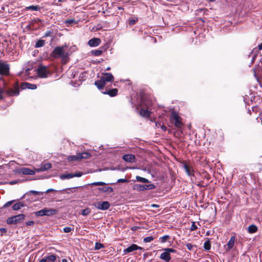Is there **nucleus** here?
Here are the masks:
<instances>
[{"instance_id": "f257e3e1", "label": "nucleus", "mask_w": 262, "mask_h": 262, "mask_svg": "<svg viewBox=\"0 0 262 262\" xmlns=\"http://www.w3.org/2000/svg\"><path fill=\"white\" fill-rule=\"evenodd\" d=\"M64 46L56 47L51 53V56L54 58L61 57L62 59H65L68 56V53L64 52Z\"/></svg>"}, {"instance_id": "f03ea898", "label": "nucleus", "mask_w": 262, "mask_h": 262, "mask_svg": "<svg viewBox=\"0 0 262 262\" xmlns=\"http://www.w3.org/2000/svg\"><path fill=\"white\" fill-rule=\"evenodd\" d=\"M58 211L56 209L44 208L39 211L35 212L37 216H52L56 214Z\"/></svg>"}, {"instance_id": "7ed1b4c3", "label": "nucleus", "mask_w": 262, "mask_h": 262, "mask_svg": "<svg viewBox=\"0 0 262 262\" xmlns=\"http://www.w3.org/2000/svg\"><path fill=\"white\" fill-rule=\"evenodd\" d=\"M5 93L9 97L18 96L19 94L18 82H14L12 87L5 91Z\"/></svg>"}, {"instance_id": "20e7f679", "label": "nucleus", "mask_w": 262, "mask_h": 262, "mask_svg": "<svg viewBox=\"0 0 262 262\" xmlns=\"http://www.w3.org/2000/svg\"><path fill=\"white\" fill-rule=\"evenodd\" d=\"M170 121L178 128H181L183 126L182 118L176 112H172L171 113Z\"/></svg>"}, {"instance_id": "39448f33", "label": "nucleus", "mask_w": 262, "mask_h": 262, "mask_svg": "<svg viewBox=\"0 0 262 262\" xmlns=\"http://www.w3.org/2000/svg\"><path fill=\"white\" fill-rule=\"evenodd\" d=\"M163 250L164 251L161 254L160 258L164 260L165 262H169L171 258L170 253L177 252V251L175 249L170 248L164 249Z\"/></svg>"}, {"instance_id": "423d86ee", "label": "nucleus", "mask_w": 262, "mask_h": 262, "mask_svg": "<svg viewBox=\"0 0 262 262\" xmlns=\"http://www.w3.org/2000/svg\"><path fill=\"white\" fill-rule=\"evenodd\" d=\"M10 64L7 61L0 59V75L8 76L10 74Z\"/></svg>"}, {"instance_id": "0eeeda50", "label": "nucleus", "mask_w": 262, "mask_h": 262, "mask_svg": "<svg viewBox=\"0 0 262 262\" xmlns=\"http://www.w3.org/2000/svg\"><path fill=\"white\" fill-rule=\"evenodd\" d=\"M37 74L39 77L41 78H45L48 77L49 75L51 74L50 71L47 69V67L40 65L36 70Z\"/></svg>"}, {"instance_id": "6e6552de", "label": "nucleus", "mask_w": 262, "mask_h": 262, "mask_svg": "<svg viewBox=\"0 0 262 262\" xmlns=\"http://www.w3.org/2000/svg\"><path fill=\"white\" fill-rule=\"evenodd\" d=\"M25 215L24 214H19L11 217H9L7 220V223L9 225L17 224L25 219Z\"/></svg>"}, {"instance_id": "1a4fd4ad", "label": "nucleus", "mask_w": 262, "mask_h": 262, "mask_svg": "<svg viewBox=\"0 0 262 262\" xmlns=\"http://www.w3.org/2000/svg\"><path fill=\"white\" fill-rule=\"evenodd\" d=\"M156 186L153 184H136L133 186L134 190L138 191H143L146 190H151L156 188Z\"/></svg>"}, {"instance_id": "9d476101", "label": "nucleus", "mask_w": 262, "mask_h": 262, "mask_svg": "<svg viewBox=\"0 0 262 262\" xmlns=\"http://www.w3.org/2000/svg\"><path fill=\"white\" fill-rule=\"evenodd\" d=\"M94 205L98 209L102 210H107L110 206V204L107 201L98 202Z\"/></svg>"}, {"instance_id": "9b49d317", "label": "nucleus", "mask_w": 262, "mask_h": 262, "mask_svg": "<svg viewBox=\"0 0 262 262\" xmlns=\"http://www.w3.org/2000/svg\"><path fill=\"white\" fill-rule=\"evenodd\" d=\"M103 76L101 77L102 81L106 84L107 82L114 81V77L113 75L110 73H103Z\"/></svg>"}, {"instance_id": "f8f14e48", "label": "nucleus", "mask_w": 262, "mask_h": 262, "mask_svg": "<svg viewBox=\"0 0 262 262\" xmlns=\"http://www.w3.org/2000/svg\"><path fill=\"white\" fill-rule=\"evenodd\" d=\"M19 173H22L26 175H34L35 174V170H32L27 167H21L18 169Z\"/></svg>"}, {"instance_id": "ddd939ff", "label": "nucleus", "mask_w": 262, "mask_h": 262, "mask_svg": "<svg viewBox=\"0 0 262 262\" xmlns=\"http://www.w3.org/2000/svg\"><path fill=\"white\" fill-rule=\"evenodd\" d=\"M101 43V39L99 38H93L91 39L89 42L88 45L90 47H97Z\"/></svg>"}, {"instance_id": "4468645a", "label": "nucleus", "mask_w": 262, "mask_h": 262, "mask_svg": "<svg viewBox=\"0 0 262 262\" xmlns=\"http://www.w3.org/2000/svg\"><path fill=\"white\" fill-rule=\"evenodd\" d=\"M235 239V237L234 236H232L231 237L227 244L226 245H225V248H226V251H228L233 248L234 245Z\"/></svg>"}, {"instance_id": "2eb2a0df", "label": "nucleus", "mask_w": 262, "mask_h": 262, "mask_svg": "<svg viewBox=\"0 0 262 262\" xmlns=\"http://www.w3.org/2000/svg\"><path fill=\"white\" fill-rule=\"evenodd\" d=\"M52 167V164L50 163L42 164L41 167L36 168L35 171L37 172L44 171L50 169Z\"/></svg>"}, {"instance_id": "dca6fc26", "label": "nucleus", "mask_w": 262, "mask_h": 262, "mask_svg": "<svg viewBox=\"0 0 262 262\" xmlns=\"http://www.w3.org/2000/svg\"><path fill=\"white\" fill-rule=\"evenodd\" d=\"M122 159L127 162L133 163L136 161V157L132 154H126L123 156Z\"/></svg>"}, {"instance_id": "f3484780", "label": "nucleus", "mask_w": 262, "mask_h": 262, "mask_svg": "<svg viewBox=\"0 0 262 262\" xmlns=\"http://www.w3.org/2000/svg\"><path fill=\"white\" fill-rule=\"evenodd\" d=\"M20 87L22 89H28L31 90H35L37 88L36 85L29 83L28 82L21 83Z\"/></svg>"}, {"instance_id": "a211bd4d", "label": "nucleus", "mask_w": 262, "mask_h": 262, "mask_svg": "<svg viewBox=\"0 0 262 262\" xmlns=\"http://www.w3.org/2000/svg\"><path fill=\"white\" fill-rule=\"evenodd\" d=\"M118 89H112L108 90H106L105 91L102 92V93L104 95H108L111 97H115L118 94Z\"/></svg>"}, {"instance_id": "6ab92c4d", "label": "nucleus", "mask_w": 262, "mask_h": 262, "mask_svg": "<svg viewBox=\"0 0 262 262\" xmlns=\"http://www.w3.org/2000/svg\"><path fill=\"white\" fill-rule=\"evenodd\" d=\"M106 49L104 47H101L99 49L92 50L91 53L93 55L98 56L101 55Z\"/></svg>"}, {"instance_id": "aec40b11", "label": "nucleus", "mask_w": 262, "mask_h": 262, "mask_svg": "<svg viewBox=\"0 0 262 262\" xmlns=\"http://www.w3.org/2000/svg\"><path fill=\"white\" fill-rule=\"evenodd\" d=\"M26 206V204L24 202H18L14 204L12 207V208L13 210L16 211L20 209V208Z\"/></svg>"}, {"instance_id": "412c9836", "label": "nucleus", "mask_w": 262, "mask_h": 262, "mask_svg": "<svg viewBox=\"0 0 262 262\" xmlns=\"http://www.w3.org/2000/svg\"><path fill=\"white\" fill-rule=\"evenodd\" d=\"M183 167L184 169L185 170V171L186 173L189 176H191L192 175V166H190L189 165L187 164V163H185L183 164Z\"/></svg>"}, {"instance_id": "4be33fe9", "label": "nucleus", "mask_w": 262, "mask_h": 262, "mask_svg": "<svg viewBox=\"0 0 262 262\" xmlns=\"http://www.w3.org/2000/svg\"><path fill=\"white\" fill-rule=\"evenodd\" d=\"M137 245L136 244H132L129 247H127L126 249H124L123 252L124 253H129L133 252L135 250H137Z\"/></svg>"}, {"instance_id": "5701e85b", "label": "nucleus", "mask_w": 262, "mask_h": 262, "mask_svg": "<svg viewBox=\"0 0 262 262\" xmlns=\"http://www.w3.org/2000/svg\"><path fill=\"white\" fill-rule=\"evenodd\" d=\"M43 193H44L43 192L37 191H35V190H30L29 192H27L25 195H24L21 197V199H23L25 195L33 194V195H35L40 196V195H42Z\"/></svg>"}, {"instance_id": "b1692460", "label": "nucleus", "mask_w": 262, "mask_h": 262, "mask_svg": "<svg viewBox=\"0 0 262 262\" xmlns=\"http://www.w3.org/2000/svg\"><path fill=\"white\" fill-rule=\"evenodd\" d=\"M140 115L144 117H149L150 115V112L147 110L142 108L140 111Z\"/></svg>"}, {"instance_id": "393cba45", "label": "nucleus", "mask_w": 262, "mask_h": 262, "mask_svg": "<svg viewBox=\"0 0 262 262\" xmlns=\"http://www.w3.org/2000/svg\"><path fill=\"white\" fill-rule=\"evenodd\" d=\"M94 84L99 90H102L105 85L101 78L100 80L96 81Z\"/></svg>"}, {"instance_id": "a878e982", "label": "nucleus", "mask_w": 262, "mask_h": 262, "mask_svg": "<svg viewBox=\"0 0 262 262\" xmlns=\"http://www.w3.org/2000/svg\"><path fill=\"white\" fill-rule=\"evenodd\" d=\"M98 190L102 191L103 192H112L113 191V188L111 187H99L98 188Z\"/></svg>"}, {"instance_id": "bb28decb", "label": "nucleus", "mask_w": 262, "mask_h": 262, "mask_svg": "<svg viewBox=\"0 0 262 262\" xmlns=\"http://www.w3.org/2000/svg\"><path fill=\"white\" fill-rule=\"evenodd\" d=\"M57 258V255L55 254H52L48 256H46L44 258H43L44 259L46 260L47 262H50V261H54L56 260Z\"/></svg>"}, {"instance_id": "cd10ccee", "label": "nucleus", "mask_w": 262, "mask_h": 262, "mask_svg": "<svg viewBox=\"0 0 262 262\" xmlns=\"http://www.w3.org/2000/svg\"><path fill=\"white\" fill-rule=\"evenodd\" d=\"M248 231L250 233H255L257 231V227L255 225H251L248 227Z\"/></svg>"}, {"instance_id": "c85d7f7f", "label": "nucleus", "mask_w": 262, "mask_h": 262, "mask_svg": "<svg viewBox=\"0 0 262 262\" xmlns=\"http://www.w3.org/2000/svg\"><path fill=\"white\" fill-rule=\"evenodd\" d=\"M73 178V173H67L63 174H61L60 176V178L61 180H64V179H69L71 178Z\"/></svg>"}, {"instance_id": "c756f323", "label": "nucleus", "mask_w": 262, "mask_h": 262, "mask_svg": "<svg viewBox=\"0 0 262 262\" xmlns=\"http://www.w3.org/2000/svg\"><path fill=\"white\" fill-rule=\"evenodd\" d=\"M136 179L138 182H142L143 183H149V181L148 179L144 178H142L140 176H136Z\"/></svg>"}, {"instance_id": "7c9ffc66", "label": "nucleus", "mask_w": 262, "mask_h": 262, "mask_svg": "<svg viewBox=\"0 0 262 262\" xmlns=\"http://www.w3.org/2000/svg\"><path fill=\"white\" fill-rule=\"evenodd\" d=\"M79 156L80 157V160L83 159H88L91 156L90 154L86 152L79 153Z\"/></svg>"}, {"instance_id": "2f4dec72", "label": "nucleus", "mask_w": 262, "mask_h": 262, "mask_svg": "<svg viewBox=\"0 0 262 262\" xmlns=\"http://www.w3.org/2000/svg\"><path fill=\"white\" fill-rule=\"evenodd\" d=\"M45 44V41L44 40L39 39L36 42L35 47V48H40L43 47Z\"/></svg>"}, {"instance_id": "473e14b6", "label": "nucleus", "mask_w": 262, "mask_h": 262, "mask_svg": "<svg viewBox=\"0 0 262 262\" xmlns=\"http://www.w3.org/2000/svg\"><path fill=\"white\" fill-rule=\"evenodd\" d=\"M204 248L205 250L208 251L211 248V243L209 240H207L204 244Z\"/></svg>"}, {"instance_id": "72a5a7b5", "label": "nucleus", "mask_w": 262, "mask_h": 262, "mask_svg": "<svg viewBox=\"0 0 262 262\" xmlns=\"http://www.w3.org/2000/svg\"><path fill=\"white\" fill-rule=\"evenodd\" d=\"M68 159L69 160V161H78V160H80V157H79V153L77 154L75 156H69L68 157Z\"/></svg>"}, {"instance_id": "f704fd0d", "label": "nucleus", "mask_w": 262, "mask_h": 262, "mask_svg": "<svg viewBox=\"0 0 262 262\" xmlns=\"http://www.w3.org/2000/svg\"><path fill=\"white\" fill-rule=\"evenodd\" d=\"M26 10H31L32 11H37L40 9V7L39 6L36 5V6H30L29 7H26Z\"/></svg>"}, {"instance_id": "c9c22d12", "label": "nucleus", "mask_w": 262, "mask_h": 262, "mask_svg": "<svg viewBox=\"0 0 262 262\" xmlns=\"http://www.w3.org/2000/svg\"><path fill=\"white\" fill-rule=\"evenodd\" d=\"M88 185H91V186H105L106 185V184L103 182H97L92 183Z\"/></svg>"}, {"instance_id": "e433bc0d", "label": "nucleus", "mask_w": 262, "mask_h": 262, "mask_svg": "<svg viewBox=\"0 0 262 262\" xmlns=\"http://www.w3.org/2000/svg\"><path fill=\"white\" fill-rule=\"evenodd\" d=\"M137 21H138L137 17L129 18L128 19V24L130 26L133 25L135 24Z\"/></svg>"}, {"instance_id": "4c0bfd02", "label": "nucleus", "mask_w": 262, "mask_h": 262, "mask_svg": "<svg viewBox=\"0 0 262 262\" xmlns=\"http://www.w3.org/2000/svg\"><path fill=\"white\" fill-rule=\"evenodd\" d=\"M170 238V237L169 235H164L162 237H161L159 239H160V241L162 243H165L167 240L169 239Z\"/></svg>"}, {"instance_id": "58836bf2", "label": "nucleus", "mask_w": 262, "mask_h": 262, "mask_svg": "<svg viewBox=\"0 0 262 262\" xmlns=\"http://www.w3.org/2000/svg\"><path fill=\"white\" fill-rule=\"evenodd\" d=\"M91 213V209L89 208L83 209L82 211L81 214L83 216L89 215Z\"/></svg>"}, {"instance_id": "ea45409f", "label": "nucleus", "mask_w": 262, "mask_h": 262, "mask_svg": "<svg viewBox=\"0 0 262 262\" xmlns=\"http://www.w3.org/2000/svg\"><path fill=\"white\" fill-rule=\"evenodd\" d=\"M154 240V237L152 236H147L143 239L144 243H149Z\"/></svg>"}, {"instance_id": "a19ab883", "label": "nucleus", "mask_w": 262, "mask_h": 262, "mask_svg": "<svg viewBox=\"0 0 262 262\" xmlns=\"http://www.w3.org/2000/svg\"><path fill=\"white\" fill-rule=\"evenodd\" d=\"M15 202V200H11L10 201H8V202H7L3 206L2 208H7V207H9L10 206H11L12 204H13L14 202Z\"/></svg>"}, {"instance_id": "79ce46f5", "label": "nucleus", "mask_w": 262, "mask_h": 262, "mask_svg": "<svg viewBox=\"0 0 262 262\" xmlns=\"http://www.w3.org/2000/svg\"><path fill=\"white\" fill-rule=\"evenodd\" d=\"M103 247H104V246L102 244H101L99 243H96L95 246V250H99Z\"/></svg>"}, {"instance_id": "37998d69", "label": "nucleus", "mask_w": 262, "mask_h": 262, "mask_svg": "<svg viewBox=\"0 0 262 262\" xmlns=\"http://www.w3.org/2000/svg\"><path fill=\"white\" fill-rule=\"evenodd\" d=\"M186 247L189 251H192L194 247H196L195 245H193L190 243H187L186 244Z\"/></svg>"}, {"instance_id": "c03bdc74", "label": "nucleus", "mask_w": 262, "mask_h": 262, "mask_svg": "<svg viewBox=\"0 0 262 262\" xmlns=\"http://www.w3.org/2000/svg\"><path fill=\"white\" fill-rule=\"evenodd\" d=\"M74 228L70 227H66L63 228V231L65 233H69L71 231L73 230Z\"/></svg>"}, {"instance_id": "a18cd8bd", "label": "nucleus", "mask_w": 262, "mask_h": 262, "mask_svg": "<svg viewBox=\"0 0 262 262\" xmlns=\"http://www.w3.org/2000/svg\"><path fill=\"white\" fill-rule=\"evenodd\" d=\"M197 229V226H196L195 222H192V224L190 227L191 231H194Z\"/></svg>"}, {"instance_id": "49530a36", "label": "nucleus", "mask_w": 262, "mask_h": 262, "mask_svg": "<svg viewBox=\"0 0 262 262\" xmlns=\"http://www.w3.org/2000/svg\"><path fill=\"white\" fill-rule=\"evenodd\" d=\"M53 32L51 31H48L44 35V37L52 36Z\"/></svg>"}, {"instance_id": "de8ad7c7", "label": "nucleus", "mask_w": 262, "mask_h": 262, "mask_svg": "<svg viewBox=\"0 0 262 262\" xmlns=\"http://www.w3.org/2000/svg\"><path fill=\"white\" fill-rule=\"evenodd\" d=\"M83 174V173L82 172H78L75 173H73V177H80Z\"/></svg>"}, {"instance_id": "09e8293b", "label": "nucleus", "mask_w": 262, "mask_h": 262, "mask_svg": "<svg viewBox=\"0 0 262 262\" xmlns=\"http://www.w3.org/2000/svg\"><path fill=\"white\" fill-rule=\"evenodd\" d=\"M66 23L67 24H69L70 25H72L73 24H76V21L74 19H71L66 20Z\"/></svg>"}, {"instance_id": "8fccbe9b", "label": "nucleus", "mask_w": 262, "mask_h": 262, "mask_svg": "<svg viewBox=\"0 0 262 262\" xmlns=\"http://www.w3.org/2000/svg\"><path fill=\"white\" fill-rule=\"evenodd\" d=\"M128 181L125 179H120L117 180V183H128Z\"/></svg>"}, {"instance_id": "3c124183", "label": "nucleus", "mask_w": 262, "mask_h": 262, "mask_svg": "<svg viewBox=\"0 0 262 262\" xmlns=\"http://www.w3.org/2000/svg\"><path fill=\"white\" fill-rule=\"evenodd\" d=\"M26 224L27 226H33L34 224V222L33 221L27 222Z\"/></svg>"}, {"instance_id": "603ef678", "label": "nucleus", "mask_w": 262, "mask_h": 262, "mask_svg": "<svg viewBox=\"0 0 262 262\" xmlns=\"http://www.w3.org/2000/svg\"><path fill=\"white\" fill-rule=\"evenodd\" d=\"M55 190L53 189H52V188H50V189H48V190H47L46 191L43 192L44 193H49L50 192H53V191H55Z\"/></svg>"}, {"instance_id": "864d4df0", "label": "nucleus", "mask_w": 262, "mask_h": 262, "mask_svg": "<svg viewBox=\"0 0 262 262\" xmlns=\"http://www.w3.org/2000/svg\"><path fill=\"white\" fill-rule=\"evenodd\" d=\"M0 231L2 232V233H6L7 232V229L6 228H1L0 229Z\"/></svg>"}, {"instance_id": "5fc2aeb1", "label": "nucleus", "mask_w": 262, "mask_h": 262, "mask_svg": "<svg viewBox=\"0 0 262 262\" xmlns=\"http://www.w3.org/2000/svg\"><path fill=\"white\" fill-rule=\"evenodd\" d=\"M161 127L163 131L165 132L166 130V127L165 125H162Z\"/></svg>"}, {"instance_id": "6e6d98bb", "label": "nucleus", "mask_w": 262, "mask_h": 262, "mask_svg": "<svg viewBox=\"0 0 262 262\" xmlns=\"http://www.w3.org/2000/svg\"><path fill=\"white\" fill-rule=\"evenodd\" d=\"M258 48L259 50H262V42L258 46Z\"/></svg>"}, {"instance_id": "4d7b16f0", "label": "nucleus", "mask_w": 262, "mask_h": 262, "mask_svg": "<svg viewBox=\"0 0 262 262\" xmlns=\"http://www.w3.org/2000/svg\"><path fill=\"white\" fill-rule=\"evenodd\" d=\"M114 19L116 20L117 21V24L119 23V17L116 16H114Z\"/></svg>"}, {"instance_id": "13d9d810", "label": "nucleus", "mask_w": 262, "mask_h": 262, "mask_svg": "<svg viewBox=\"0 0 262 262\" xmlns=\"http://www.w3.org/2000/svg\"><path fill=\"white\" fill-rule=\"evenodd\" d=\"M253 72H254V76L257 78V77L256 75V69H254Z\"/></svg>"}, {"instance_id": "bf43d9fd", "label": "nucleus", "mask_w": 262, "mask_h": 262, "mask_svg": "<svg viewBox=\"0 0 262 262\" xmlns=\"http://www.w3.org/2000/svg\"><path fill=\"white\" fill-rule=\"evenodd\" d=\"M39 262H47V261H46V260H45V259H44L43 258H42V259H41L39 261Z\"/></svg>"}, {"instance_id": "052dcab7", "label": "nucleus", "mask_w": 262, "mask_h": 262, "mask_svg": "<svg viewBox=\"0 0 262 262\" xmlns=\"http://www.w3.org/2000/svg\"><path fill=\"white\" fill-rule=\"evenodd\" d=\"M137 248H138L137 250H142V249H143V248L142 247H139L138 246H137Z\"/></svg>"}, {"instance_id": "680f3d73", "label": "nucleus", "mask_w": 262, "mask_h": 262, "mask_svg": "<svg viewBox=\"0 0 262 262\" xmlns=\"http://www.w3.org/2000/svg\"><path fill=\"white\" fill-rule=\"evenodd\" d=\"M152 207H157L158 206L157 205H156V204H152L151 205Z\"/></svg>"}, {"instance_id": "e2e57ef3", "label": "nucleus", "mask_w": 262, "mask_h": 262, "mask_svg": "<svg viewBox=\"0 0 262 262\" xmlns=\"http://www.w3.org/2000/svg\"><path fill=\"white\" fill-rule=\"evenodd\" d=\"M15 183H16V182L15 181H12V182H10V184H15Z\"/></svg>"}, {"instance_id": "0e129e2a", "label": "nucleus", "mask_w": 262, "mask_h": 262, "mask_svg": "<svg viewBox=\"0 0 262 262\" xmlns=\"http://www.w3.org/2000/svg\"><path fill=\"white\" fill-rule=\"evenodd\" d=\"M62 262H68L67 260L66 259H63L62 260Z\"/></svg>"}, {"instance_id": "69168bd1", "label": "nucleus", "mask_w": 262, "mask_h": 262, "mask_svg": "<svg viewBox=\"0 0 262 262\" xmlns=\"http://www.w3.org/2000/svg\"><path fill=\"white\" fill-rule=\"evenodd\" d=\"M118 9H119V10H123V8H122V7H118Z\"/></svg>"}, {"instance_id": "338daca9", "label": "nucleus", "mask_w": 262, "mask_h": 262, "mask_svg": "<svg viewBox=\"0 0 262 262\" xmlns=\"http://www.w3.org/2000/svg\"><path fill=\"white\" fill-rule=\"evenodd\" d=\"M111 69V68L110 67H108L106 70L108 71V70H110Z\"/></svg>"}, {"instance_id": "774afa93", "label": "nucleus", "mask_w": 262, "mask_h": 262, "mask_svg": "<svg viewBox=\"0 0 262 262\" xmlns=\"http://www.w3.org/2000/svg\"><path fill=\"white\" fill-rule=\"evenodd\" d=\"M28 262H33V261H31V260L30 259V260H29V261H28Z\"/></svg>"}]
</instances>
